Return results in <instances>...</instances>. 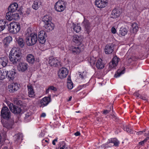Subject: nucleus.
Here are the masks:
<instances>
[{
    "label": "nucleus",
    "mask_w": 149,
    "mask_h": 149,
    "mask_svg": "<svg viewBox=\"0 0 149 149\" xmlns=\"http://www.w3.org/2000/svg\"><path fill=\"white\" fill-rule=\"evenodd\" d=\"M9 58L10 61L14 65H16L21 58L19 54L14 49L11 50L9 54Z\"/></svg>",
    "instance_id": "1"
},
{
    "label": "nucleus",
    "mask_w": 149,
    "mask_h": 149,
    "mask_svg": "<svg viewBox=\"0 0 149 149\" xmlns=\"http://www.w3.org/2000/svg\"><path fill=\"white\" fill-rule=\"evenodd\" d=\"M8 30L13 33H16L19 31L20 29V24L17 22H12L8 26Z\"/></svg>",
    "instance_id": "2"
},
{
    "label": "nucleus",
    "mask_w": 149,
    "mask_h": 149,
    "mask_svg": "<svg viewBox=\"0 0 149 149\" xmlns=\"http://www.w3.org/2000/svg\"><path fill=\"white\" fill-rule=\"evenodd\" d=\"M26 42L27 45L30 46L35 44L38 40L37 34H34L31 36H28L26 38Z\"/></svg>",
    "instance_id": "3"
},
{
    "label": "nucleus",
    "mask_w": 149,
    "mask_h": 149,
    "mask_svg": "<svg viewBox=\"0 0 149 149\" xmlns=\"http://www.w3.org/2000/svg\"><path fill=\"white\" fill-rule=\"evenodd\" d=\"M81 25L85 33L89 34L92 30L91 24L89 21L84 19Z\"/></svg>",
    "instance_id": "4"
},
{
    "label": "nucleus",
    "mask_w": 149,
    "mask_h": 149,
    "mask_svg": "<svg viewBox=\"0 0 149 149\" xmlns=\"http://www.w3.org/2000/svg\"><path fill=\"white\" fill-rule=\"evenodd\" d=\"M65 8V3L63 1H58L55 3L54 5L55 9L57 12H63Z\"/></svg>",
    "instance_id": "5"
},
{
    "label": "nucleus",
    "mask_w": 149,
    "mask_h": 149,
    "mask_svg": "<svg viewBox=\"0 0 149 149\" xmlns=\"http://www.w3.org/2000/svg\"><path fill=\"white\" fill-rule=\"evenodd\" d=\"M11 113L8 108L3 107L1 111V116L2 118L6 120H8L10 118Z\"/></svg>",
    "instance_id": "6"
},
{
    "label": "nucleus",
    "mask_w": 149,
    "mask_h": 149,
    "mask_svg": "<svg viewBox=\"0 0 149 149\" xmlns=\"http://www.w3.org/2000/svg\"><path fill=\"white\" fill-rule=\"evenodd\" d=\"M8 107L11 111L15 114H19L22 112V110L20 107L14 105L12 103H10Z\"/></svg>",
    "instance_id": "7"
},
{
    "label": "nucleus",
    "mask_w": 149,
    "mask_h": 149,
    "mask_svg": "<svg viewBox=\"0 0 149 149\" xmlns=\"http://www.w3.org/2000/svg\"><path fill=\"white\" fill-rule=\"evenodd\" d=\"M46 37L47 35L45 31H40L38 34V40L40 43L42 44H44L45 42Z\"/></svg>",
    "instance_id": "8"
},
{
    "label": "nucleus",
    "mask_w": 149,
    "mask_h": 149,
    "mask_svg": "<svg viewBox=\"0 0 149 149\" xmlns=\"http://www.w3.org/2000/svg\"><path fill=\"white\" fill-rule=\"evenodd\" d=\"M7 120L4 122L3 120H1L3 126L8 129L12 128L14 124V120L12 119H10L9 120Z\"/></svg>",
    "instance_id": "9"
},
{
    "label": "nucleus",
    "mask_w": 149,
    "mask_h": 149,
    "mask_svg": "<svg viewBox=\"0 0 149 149\" xmlns=\"http://www.w3.org/2000/svg\"><path fill=\"white\" fill-rule=\"evenodd\" d=\"M6 19L9 21L13 19L17 20L19 18V16L18 13H11L7 12L6 14Z\"/></svg>",
    "instance_id": "10"
},
{
    "label": "nucleus",
    "mask_w": 149,
    "mask_h": 149,
    "mask_svg": "<svg viewBox=\"0 0 149 149\" xmlns=\"http://www.w3.org/2000/svg\"><path fill=\"white\" fill-rule=\"evenodd\" d=\"M14 37L15 42L18 44L19 47L23 48L24 46L25 43L23 38L19 36H15Z\"/></svg>",
    "instance_id": "11"
},
{
    "label": "nucleus",
    "mask_w": 149,
    "mask_h": 149,
    "mask_svg": "<svg viewBox=\"0 0 149 149\" xmlns=\"http://www.w3.org/2000/svg\"><path fill=\"white\" fill-rule=\"evenodd\" d=\"M119 59L117 56H115L112 59V61L109 63V68L110 70L115 68L117 65Z\"/></svg>",
    "instance_id": "12"
},
{
    "label": "nucleus",
    "mask_w": 149,
    "mask_h": 149,
    "mask_svg": "<svg viewBox=\"0 0 149 149\" xmlns=\"http://www.w3.org/2000/svg\"><path fill=\"white\" fill-rule=\"evenodd\" d=\"M107 0H96L95 5L98 8H103L107 6Z\"/></svg>",
    "instance_id": "13"
},
{
    "label": "nucleus",
    "mask_w": 149,
    "mask_h": 149,
    "mask_svg": "<svg viewBox=\"0 0 149 149\" xmlns=\"http://www.w3.org/2000/svg\"><path fill=\"white\" fill-rule=\"evenodd\" d=\"M68 73V71L66 68H62L60 70L58 76L61 79L65 78Z\"/></svg>",
    "instance_id": "14"
},
{
    "label": "nucleus",
    "mask_w": 149,
    "mask_h": 149,
    "mask_svg": "<svg viewBox=\"0 0 149 149\" xmlns=\"http://www.w3.org/2000/svg\"><path fill=\"white\" fill-rule=\"evenodd\" d=\"M28 96L30 97L34 98L35 96V92L34 91L33 87L32 84H28L27 85Z\"/></svg>",
    "instance_id": "15"
},
{
    "label": "nucleus",
    "mask_w": 149,
    "mask_h": 149,
    "mask_svg": "<svg viewBox=\"0 0 149 149\" xmlns=\"http://www.w3.org/2000/svg\"><path fill=\"white\" fill-rule=\"evenodd\" d=\"M19 86L17 83H13L8 85V88L10 93H14L19 89Z\"/></svg>",
    "instance_id": "16"
},
{
    "label": "nucleus",
    "mask_w": 149,
    "mask_h": 149,
    "mask_svg": "<svg viewBox=\"0 0 149 149\" xmlns=\"http://www.w3.org/2000/svg\"><path fill=\"white\" fill-rule=\"evenodd\" d=\"M49 63L51 66L56 67L60 64L59 61L57 59L54 58L53 57L49 58Z\"/></svg>",
    "instance_id": "17"
},
{
    "label": "nucleus",
    "mask_w": 149,
    "mask_h": 149,
    "mask_svg": "<svg viewBox=\"0 0 149 149\" xmlns=\"http://www.w3.org/2000/svg\"><path fill=\"white\" fill-rule=\"evenodd\" d=\"M18 8V4L16 3H14L10 5L8 8V12L10 13H14L17 11Z\"/></svg>",
    "instance_id": "18"
},
{
    "label": "nucleus",
    "mask_w": 149,
    "mask_h": 149,
    "mask_svg": "<svg viewBox=\"0 0 149 149\" xmlns=\"http://www.w3.org/2000/svg\"><path fill=\"white\" fill-rule=\"evenodd\" d=\"M51 101V98L49 97H45L40 101V107H43L47 106Z\"/></svg>",
    "instance_id": "19"
},
{
    "label": "nucleus",
    "mask_w": 149,
    "mask_h": 149,
    "mask_svg": "<svg viewBox=\"0 0 149 149\" xmlns=\"http://www.w3.org/2000/svg\"><path fill=\"white\" fill-rule=\"evenodd\" d=\"M114 45L112 44H109L107 45L105 47L104 52L106 54H110L113 51Z\"/></svg>",
    "instance_id": "20"
},
{
    "label": "nucleus",
    "mask_w": 149,
    "mask_h": 149,
    "mask_svg": "<svg viewBox=\"0 0 149 149\" xmlns=\"http://www.w3.org/2000/svg\"><path fill=\"white\" fill-rule=\"evenodd\" d=\"M139 29L138 25L136 23H133L130 28V32L131 34H135Z\"/></svg>",
    "instance_id": "21"
},
{
    "label": "nucleus",
    "mask_w": 149,
    "mask_h": 149,
    "mask_svg": "<svg viewBox=\"0 0 149 149\" xmlns=\"http://www.w3.org/2000/svg\"><path fill=\"white\" fill-rule=\"evenodd\" d=\"M41 0H34L32 5V8L35 10H37L42 5Z\"/></svg>",
    "instance_id": "22"
},
{
    "label": "nucleus",
    "mask_w": 149,
    "mask_h": 149,
    "mask_svg": "<svg viewBox=\"0 0 149 149\" xmlns=\"http://www.w3.org/2000/svg\"><path fill=\"white\" fill-rule=\"evenodd\" d=\"M8 63V58L7 57H0V69L6 66Z\"/></svg>",
    "instance_id": "23"
},
{
    "label": "nucleus",
    "mask_w": 149,
    "mask_h": 149,
    "mask_svg": "<svg viewBox=\"0 0 149 149\" xmlns=\"http://www.w3.org/2000/svg\"><path fill=\"white\" fill-rule=\"evenodd\" d=\"M27 64L24 63H20L18 66V70L19 71L24 72L27 68Z\"/></svg>",
    "instance_id": "24"
},
{
    "label": "nucleus",
    "mask_w": 149,
    "mask_h": 149,
    "mask_svg": "<svg viewBox=\"0 0 149 149\" xmlns=\"http://www.w3.org/2000/svg\"><path fill=\"white\" fill-rule=\"evenodd\" d=\"M45 31L47 32L52 31L54 29V24L51 22L47 24H45L44 26Z\"/></svg>",
    "instance_id": "25"
},
{
    "label": "nucleus",
    "mask_w": 149,
    "mask_h": 149,
    "mask_svg": "<svg viewBox=\"0 0 149 149\" xmlns=\"http://www.w3.org/2000/svg\"><path fill=\"white\" fill-rule=\"evenodd\" d=\"M120 14V11L118 9H115L113 10L111 15V17L113 18H116L118 17Z\"/></svg>",
    "instance_id": "26"
},
{
    "label": "nucleus",
    "mask_w": 149,
    "mask_h": 149,
    "mask_svg": "<svg viewBox=\"0 0 149 149\" xmlns=\"http://www.w3.org/2000/svg\"><path fill=\"white\" fill-rule=\"evenodd\" d=\"M26 60L29 63L33 64L35 61V59L33 56L31 54H28L26 57Z\"/></svg>",
    "instance_id": "27"
},
{
    "label": "nucleus",
    "mask_w": 149,
    "mask_h": 149,
    "mask_svg": "<svg viewBox=\"0 0 149 149\" xmlns=\"http://www.w3.org/2000/svg\"><path fill=\"white\" fill-rule=\"evenodd\" d=\"M110 143H112L113 144V146H118L119 142L116 139L113 138L108 140L107 143L108 144Z\"/></svg>",
    "instance_id": "28"
},
{
    "label": "nucleus",
    "mask_w": 149,
    "mask_h": 149,
    "mask_svg": "<svg viewBox=\"0 0 149 149\" xmlns=\"http://www.w3.org/2000/svg\"><path fill=\"white\" fill-rule=\"evenodd\" d=\"M82 38L81 36L75 35L73 37V41L76 43H80L82 40Z\"/></svg>",
    "instance_id": "29"
},
{
    "label": "nucleus",
    "mask_w": 149,
    "mask_h": 149,
    "mask_svg": "<svg viewBox=\"0 0 149 149\" xmlns=\"http://www.w3.org/2000/svg\"><path fill=\"white\" fill-rule=\"evenodd\" d=\"M8 23L6 21L3 19L0 20V32L3 31L6 26H8Z\"/></svg>",
    "instance_id": "30"
},
{
    "label": "nucleus",
    "mask_w": 149,
    "mask_h": 149,
    "mask_svg": "<svg viewBox=\"0 0 149 149\" xmlns=\"http://www.w3.org/2000/svg\"><path fill=\"white\" fill-rule=\"evenodd\" d=\"M6 73V75L8 76V78L9 80H12L14 79L16 74V72L14 71H10Z\"/></svg>",
    "instance_id": "31"
},
{
    "label": "nucleus",
    "mask_w": 149,
    "mask_h": 149,
    "mask_svg": "<svg viewBox=\"0 0 149 149\" xmlns=\"http://www.w3.org/2000/svg\"><path fill=\"white\" fill-rule=\"evenodd\" d=\"M96 66L98 69H101L104 68V65L101 59L98 60L96 64Z\"/></svg>",
    "instance_id": "32"
},
{
    "label": "nucleus",
    "mask_w": 149,
    "mask_h": 149,
    "mask_svg": "<svg viewBox=\"0 0 149 149\" xmlns=\"http://www.w3.org/2000/svg\"><path fill=\"white\" fill-rule=\"evenodd\" d=\"M51 17L48 15H46L44 16L42 21L45 24H47L51 22Z\"/></svg>",
    "instance_id": "33"
},
{
    "label": "nucleus",
    "mask_w": 149,
    "mask_h": 149,
    "mask_svg": "<svg viewBox=\"0 0 149 149\" xmlns=\"http://www.w3.org/2000/svg\"><path fill=\"white\" fill-rule=\"evenodd\" d=\"M72 53L74 54H79L81 51V49L77 46L72 47Z\"/></svg>",
    "instance_id": "34"
},
{
    "label": "nucleus",
    "mask_w": 149,
    "mask_h": 149,
    "mask_svg": "<svg viewBox=\"0 0 149 149\" xmlns=\"http://www.w3.org/2000/svg\"><path fill=\"white\" fill-rule=\"evenodd\" d=\"M127 29L125 28L121 27L120 28L119 31V34L123 36H125L128 32Z\"/></svg>",
    "instance_id": "35"
},
{
    "label": "nucleus",
    "mask_w": 149,
    "mask_h": 149,
    "mask_svg": "<svg viewBox=\"0 0 149 149\" xmlns=\"http://www.w3.org/2000/svg\"><path fill=\"white\" fill-rule=\"evenodd\" d=\"M7 75L6 71L3 70H0V80L4 79Z\"/></svg>",
    "instance_id": "36"
},
{
    "label": "nucleus",
    "mask_w": 149,
    "mask_h": 149,
    "mask_svg": "<svg viewBox=\"0 0 149 149\" xmlns=\"http://www.w3.org/2000/svg\"><path fill=\"white\" fill-rule=\"evenodd\" d=\"M12 38L10 36H8L5 38L4 41V42H6V43L4 44V46L5 47L7 46L8 44L12 41Z\"/></svg>",
    "instance_id": "37"
},
{
    "label": "nucleus",
    "mask_w": 149,
    "mask_h": 149,
    "mask_svg": "<svg viewBox=\"0 0 149 149\" xmlns=\"http://www.w3.org/2000/svg\"><path fill=\"white\" fill-rule=\"evenodd\" d=\"M73 30L77 33L79 32L81 30V27L78 24H75L73 23Z\"/></svg>",
    "instance_id": "38"
},
{
    "label": "nucleus",
    "mask_w": 149,
    "mask_h": 149,
    "mask_svg": "<svg viewBox=\"0 0 149 149\" xmlns=\"http://www.w3.org/2000/svg\"><path fill=\"white\" fill-rule=\"evenodd\" d=\"M31 116L30 113H27L25 115V116L24 119L25 121L26 122H28L31 120Z\"/></svg>",
    "instance_id": "39"
},
{
    "label": "nucleus",
    "mask_w": 149,
    "mask_h": 149,
    "mask_svg": "<svg viewBox=\"0 0 149 149\" xmlns=\"http://www.w3.org/2000/svg\"><path fill=\"white\" fill-rule=\"evenodd\" d=\"M37 34L36 33H33L31 31V29L30 28H28L27 29V30L26 32V37L28 36H31L33 34Z\"/></svg>",
    "instance_id": "40"
},
{
    "label": "nucleus",
    "mask_w": 149,
    "mask_h": 149,
    "mask_svg": "<svg viewBox=\"0 0 149 149\" xmlns=\"http://www.w3.org/2000/svg\"><path fill=\"white\" fill-rule=\"evenodd\" d=\"M88 60L91 65H94L96 61V58L93 57H91L88 59Z\"/></svg>",
    "instance_id": "41"
},
{
    "label": "nucleus",
    "mask_w": 149,
    "mask_h": 149,
    "mask_svg": "<svg viewBox=\"0 0 149 149\" xmlns=\"http://www.w3.org/2000/svg\"><path fill=\"white\" fill-rule=\"evenodd\" d=\"M124 73V71L123 70L121 71L120 70H118L116 73L114 75L115 77H119L120 75Z\"/></svg>",
    "instance_id": "42"
},
{
    "label": "nucleus",
    "mask_w": 149,
    "mask_h": 149,
    "mask_svg": "<svg viewBox=\"0 0 149 149\" xmlns=\"http://www.w3.org/2000/svg\"><path fill=\"white\" fill-rule=\"evenodd\" d=\"M67 86L69 89H72L73 88V84L71 81L69 80L67 83Z\"/></svg>",
    "instance_id": "43"
},
{
    "label": "nucleus",
    "mask_w": 149,
    "mask_h": 149,
    "mask_svg": "<svg viewBox=\"0 0 149 149\" xmlns=\"http://www.w3.org/2000/svg\"><path fill=\"white\" fill-rule=\"evenodd\" d=\"M79 74V77L82 79H84L86 77V72H80Z\"/></svg>",
    "instance_id": "44"
},
{
    "label": "nucleus",
    "mask_w": 149,
    "mask_h": 149,
    "mask_svg": "<svg viewBox=\"0 0 149 149\" xmlns=\"http://www.w3.org/2000/svg\"><path fill=\"white\" fill-rule=\"evenodd\" d=\"M66 146V145L64 141L61 142L60 143V146L59 147H63V149H65Z\"/></svg>",
    "instance_id": "45"
},
{
    "label": "nucleus",
    "mask_w": 149,
    "mask_h": 149,
    "mask_svg": "<svg viewBox=\"0 0 149 149\" xmlns=\"http://www.w3.org/2000/svg\"><path fill=\"white\" fill-rule=\"evenodd\" d=\"M149 138L148 137H146L143 140L139 142V144L142 145L144 143L146 142L148 140Z\"/></svg>",
    "instance_id": "46"
},
{
    "label": "nucleus",
    "mask_w": 149,
    "mask_h": 149,
    "mask_svg": "<svg viewBox=\"0 0 149 149\" xmlns=\"http://www.w3.org/2000/svg\"><path fill=\"white\" fill-rule=\"evenodd\" d=\"M127 132L131 133L132 132V130L130 129L129 127L128 126H126L125 128L124 129Z\"/></svg>",
    "instance_id": "47"
},
{
    "label": "nucleus",
    "mask_w": 149,
    "mask_h": 149,
    "mask_svg": "<svg viewBox=\"0 0 149 149\" xmlns=\"http://www.w3.org/2000/svg\"><path fill=\"white\" fill-rule=\"evenodd\" d=\"M139 97L140 98L146 101H147L148 100V98L147 96H143V95H140Z\"/></svg>",
    "instance_id": "48"
},
{
    "label": "nucleus",
    "mask_w": 149,
    "mask_h": 149,
    "mask_svg": "<svg viewBox=\"0 0 149 149\" xmlns=\"http://www.w3.org/2000/svg\"><path fill=\"white\" fill-rule=\"evenodd\" d=\"M48 88L50 90L56 91V88L53 86H49Z\"/></svg>",
    "instance_id": "49"
},
{
    "label": "nucleus",
    "mask_w": 149,
    "mask_h": 149,
    "mask_svg": "<svg viewBox=\"0 0 149 149\" xmlns=\"http://www.w3.org/2000/svg\"><path fill=\"white\" fill-rule=\"evenodd\" d=\"M19 135L18 134H16L15 136V138H16L15 142L18 141L19 139Z\"/></svg>",
    "instance_id": "50"
},
{
    "label": "nucleus",
    "mask_w": 149,
    "mask_h": 149,
    "mask_svg": "<svg viewBox=\"0 0 149 149\" xmlns=\"http://www.w3.org/2000/svg\"><path fill=\"white\" fill-rule=\"evenodd\" d=\"M17 104L19 105H21L22 104V102L21 100H17L16 102Z\"/></svg>",
    "instance_id": "51"
},
{
    "label": "nucleus",
    "mask_w": 149,
    "mask_h": 149,
    "mask_svg": "<svg viewBox=\"0 0 149 149\" xmlns=\"http://www.w3.org/2000/svg\"><path fill=\"white\" fill-rule=\"evenodd\" d=\"M110 110H104L103 112V113L104 114L106 115L107 114L109 113L110 112Z\"/></svg>",
    "instance_id": "52"
},
{
    "label": "nucleus",
    "mask_w": 149,
    "mask_h": 149,
    "mask_svg": "<svg viewBox=\"0 0 149 149\" xmlns=\"http://www.w3.org/2000/svg\"><path fill=\"white\" fill-rule=\"evenodd\" d=\"M111 32L113 33H115L116 32V29L114 27H112L111 29Z\"/></svg>",
    "instance_id": "53"
},
{
    "label": "nucleus",
    "mask_w": 149,
    "mask_h": 149,
    "mask_svg": "<svg viewBox=\"0 0 149 149\" xmlns=\"http://www.w3.org/2000/svg\"><path fill=\"white\" fill-rule=\"evenodd\" d=\"M30 12V10L29 9H27L25 12V13H24V14L25 15H29Z\"/></svg>",
    "instance_id": "54"
},
{
    "label": "nucleus",
    "mask_w": 149,
    "mask_h": 149,
    "mask_svg": "<svg viewBox=\"0 0 149 149\" xmlns=\"http://www.w3.org/2000/svg\"><path fill=\"white\" fill-rule=\"evenodd\" d=\"M134 96H136L137 97H139V94L138 92H136L134 94Z\"/></svg>",
    "instance_id": "55"
},
{
    "label": "nucleus",
    "mask_w": 149,
    "mask_h": 149,
    "mask_svg": "<svg viewBox=\"0 0 149 149\" xmlns=\"http://www.w3.org/2000/svg\"><path fill=\"white\" fill-rule=\"evenodd\" d=\"M145 130H144L143 131H139V132H138L136 134H137V135H139V134H142V133H143V132H145Z\"/></svg>",
    "instance_id": "56"
},
{
    "label": "nucleus",
    "mask_w": 149,
    "mask_h": 149,
    "mask_svg": "<svg viewBox=\"0 0 149 149\" xmlns=\"http://www.w3.org/2000/svg\"><path fill=\"white\" fill-rule=\"evenodd\" d=\"M74 135L76 136H79L80 134V133L79 132H77L75 133L74 134Z\"/></svg>",
    "instance_id": "57"
},
{
    "label": "nucleus",
    "mask_w": 149,
    "mask_h": 149,
    "mask_svg": "<svg viewBox=\"0 0 149 149\" xmlns=\"http://www.w3.org/2000/svg\"><path fill=\"white\" fill-rule=\"evenodd\" d=\"M57 139L56 138L53 141L52 143L54 145H56V143L55 142H57Z\"/></svg>",
    "instance_id": "58"
},
{
    "label": "nucleus",
    "mask_w": 149,
    "mask_h": 149,
    "mask_svg": "<svg viewBox=\"0 0 149 149\" xmlns=\"http://www.w3.org/2000/svg\"><path fill=\"white\" fill-rule=\"evenodd\" d=\"M46 116V114L45 113H42L41 115V117H45Z\"/></svg>",
    "instance_id": "59"
},
{
    "label": "nucleus",
    "mask_w": 149,
    "mask_h": 149,
    "mask_svg": "<svg viewBox=\"0 0 149 149\" xmlns=\"http://www.w3.org/2000/svg\"><path fill=\"white\" fill-rule=\"evenodd\" d=\"M86 84H83L82 85H81L80 86L82 88L83 87H86Z\"/></svg>",
    "instance_id": "60"
},
{
    "label": "nucleus",
    "mask_w": 149,
    "mask_h": 149,
    "mask_svg": "<svg viewBox=\"0 0 149 149\" xmlns=\"http://www.w3.org/2000/svg\"><path fill=\"white\" fill-rule=\"evenodd\" d=\"M50 90L49 89V88H48L46 90V94H47L49 93Z\"/></svg>",
    "instance_id": "61"
},
{
    "label": "nucleus",
    "mask_w": 149,
    "mask_h": 149,
    "mask_svg": "<svg viewBox=\"0 0 149 149\" xmlns=\"http://www.w3.org/2000/svg\"><path fill=\"white\" fill-rule=\"evenodd\" d=\"M65 149H71L69 147L66 146L65 148Z\"/></svg>",
    "instance_id": "62"
},
{
    "label": "nucleus",
    "mask_w": 149,
    "mask_h": 149,
    "mask_svg": "<svg viewBox=\"0 0 149 149\" xmlns=\"http://www.w3.org/2000/svg\"><path fill=\"white\" fill-rule=\"evenodd\" d=\"M70 80V81H71L70 79V77H68V78L67 82L68 81V80Z\"/></svg>",
    "instance_id": "63"
},
{
    "label": "nucleus",
    "mask_w": 149,
    "mask_h": 149,
    "mask_svg": "<svg viewBox=\"0 0 149 149\" xmlns=\"http://www.w3.org/2000/svg\"><path fill=\"white\" fill-rule=\"evenodd\" d=\"M3 149H9L7 147L5 146L4 147Z\"/></svg>",
    "instance_id": "64"
}]
</instances>
